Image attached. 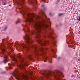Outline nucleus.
<instances>
[{"mask_svg": "<svg viewBox=\"0 0 80 80\" xmlns=\"http://www.w3.org/2000/svg\"><path fill=\"white\" fill-rule=\"evenodd\" d=\"M28 58H30L31 60H32L33 58H32V55H28Z\"/></svg>", "mask_w": 80, "mask_h": 80, "instance_id": "nucleus-15", "label": "nucleus"}, {"mask_svg": "<svg viewBox=\"0 0 80 80\" xmlns=\"http://www.w3.org/2000/svg\"><path fill=\"white\" fill-rule=\"evenodd\" d=\"M71 77H72V78H73V77L75 78V76L73 75H72V76H71Z\"/></svg>", "mask_w": 80, "mask_h": 80, "instance_id": "nucleus-23", "label": "nucleus"}, {"mask_svg": "<svg viewBox=\"0 0 80 80\" xmlns=\"http://www.w3.org/2000/svg\"><path fill=\"white\" fill-rule=\"evenodd\" d=\"M36 2H37V0H35Z\"/></svg>", "mask_w": 80, "mask_h": 80, "instance_id": "nucleus-38", "label": "nucleus"}, {"mask_svg": "<svg viewBox=\"0 0 80 80\" xmlns=\"http://www.w3.org/2000/svg\"><path fill=\"white\" fill-rule=\"evenodd\" d=\"M24 65H27V64H25L24 65L22 64H20L19 65V67L22 70H25V67H24Z\"/></svg>", "mask_w": 80, "mask_h": 80, "instance_id": "nucleus-9", "label": "nucleus"}, {"mask_svg": "<svg viewBox=\"0 0 80 80\" xmlns=\"http://www.w3.org/2000/svg\"><path fill=\"white\" fill-rule=\"evenodd\" d=\"M48 61H49V62H50V63H52V60L51 58H49L48 59Z\"/></svg>", "mask_w": 80, "mask_h": 80, "instance_id": "nucleus-18", "label": "nucleus"}, {"mask_svg": "<svg viewBox=\"0 0 80 80\" xmlns=\"http://www.w3.org/2000/svg\"><path fill=\"white\" fill-rule=\"evenodd\" d=\"M49 15H50L51 16L52 15V14H51V13H49Z\"/></svg>", "mask_w": 80, "mask_h": 80, "instance_id": "nucleus-33", "label": "nucleus"}, {"mask_svg": "<svg viewBox=\"0 0 80 80\" xmlns=\"http://www.w3.org/2000/svg\"><path fill=\"white\" fill-rule=\"evenodd\" d=\"M41 6L42 7H45V5H42Z\"/></svg>", "mask_w": 80, "mask_h": 80, "instance_id": "nucleus-27", "label": "nucleus"}, {"mask_svg": "<svg viewBox=\"0 0 80 80\" xmlns=\"http://www.w3.org/2000/svg\"><path fill=\"white\" fill-rule=\"evenodd\" d=\"M77 20H78V21H80V17L79 16L78 17V18H77Z\"/></svg>", "mask_w": 80, "mask_h": 80, "instance_id": "nucleus-21", "label": "nucleus"}, {"mask_svg": "<svg viewBox=\"0 0 80 80\" xmlns=\"http://www.w3.org/2000/svg\"><path fill=\"white\" fill-rule=\"evenodd\" d=\"M64 80H65V79H64Z\"/></svg>", "mask_w": 80, "mask_h": 80, "instance_id": "nucleus-41", "label": "nucleus"}, {"mask_svg": "<svg viewBox=\"0 0 80 80\" xmlns=\"http://www.w3.org/2000/svg\"><path fill=\"white\" fill-rule=\"evenodd\" d=\"M41 13H42V14H43L44 17H45L46 18L47 20H49V19H47V16H46V15H45V14L44 13V12L42 11H41Z\"/></svg>", "mask_w": 80, "mask_h": 80, "instance_id": "nucleus-11", "label": "nucleus"}, {"mask_svg": "<svg viewBox=\"0 0 80 80\" xmlns=\"http://www.w3.org/2000/svg\"><path fill=\"white\" fill-rule=\"evenodd\" d=\"M31 47L34 49L35 55H39V53L38 52H40L41 55H43V53H44V50H47V48L44 49L42 47L40 48H37V46L34 45H31Z\"/></svg>", "mask_w": 80, "mask_h": 80, "instance_id": "nucleus-4", "label": "nucleus"}, {"mask_svg": "<svg viewBox=\"0 0 80 80\" xmlns=\"http://www.w3.org/2000/svg\"><path fill=\"white\" fill-rule=\"evenodd\" d=\"M12 59L14 61H15V62H17V59L15 57L12 56Z\"/></svg>", "mask_w": 80, "mask_h": 80, "instance_id": "nucleus-14", "label": "nucleus"}, {"mask_svg": "<svg viewBox=\"0 0 80 80\" xmlns=\"http://www.w3.org/2000/svg\"><path fill=\"white\" fill-rule=\"evenodd\" d=\"M57 2H60V0H57Z\"/></svg>", "mask_w": 80, "mask_h": 80, "instance_id": "nucleus-34", "label": "nucleus"}, {"mask_svg": "<svg viewBox=\"0 0 80 80\" xmlns=\"http://www.w3.org/2000/svg\"><path fill=\"white\" fill-rule=\"evenodd\" d=\"M60 58H58V60H60Z\"/></svg>", "mask_w": 80, "mask_h": 80, "instance_id": "nucleus-32", "label": "nucleus"}, {"mask_svg": "<svg viewBox=\"0 0 80 80\" xmlns=\"http://www.w3.org/2000/svg\"><path fill=\"white\" fill-rule=\"evenodd\" d=\"M47 57H45L44 58V62H46V60H47Z\"/></svg>", "mask_w": 80, "mask_h": 80, "instance_id": "nucleus-19", "label": "nucleus"}, {"mask_svg": "<svg viewBox=\"0 0 80 80\" xmlns=\"http://www.w3.org/2000/svg\"><path fill=\"white\" fill-rule=\"evenodd\" d=\"M5 73V72H2V73Z\"/></svg>", "mask_w": 80, "mask_h": 80, "instance_id": "nucleus-31", "label": "nucleus"}, {"mask_svg": "<svg viewBox=\"0 0 80 80\" xmlns=\"http://www.w3.org/2000/svg\"><path fill=\"white\" fill-rule=\"evenodd\" d=\"M29 34H26V36H24V38L27 44L29 45H25V46H22V48L25 49V50H30V46L32 43L33 42V41L32 40H30V38L29 37Z\"/></svg>", "mask_w": 80, "mask_h": 80, "instance_id": "nucleus-3", "label": "nucleus"}, {"mask_svg": "<svg viewBox=\"0 0 80 80\" xmlns=\"http://www.w3.org/2000/svg\"><path fill=\"white\" fill-rule=\"evenodd\" d=\"M21 1H22V2H25V0H21Z\"/></svg>", "mask_w": 80, "mask_h": 80, "instance_id": "nucleus-28", "label": "nucleus"}, {"mask_svg": "<svg viewBox=\"0 0 80 80\" xmlns=\"http://www.w3.org/2000/svg\"><path fill=\"white\" fill-rule=\"evenodd\" d=\"M2 54H4L5 52V49L4 48H3L2 49Z\"/></svg>", "mask_w": 80, "mask_h": 80, "instance_id": "nucleus-13", "label": "nucleus"}, {"mask_svg": "<svg viewBox=\"0 0 80 80\" xmlns=\"http://www.w3.org/2000/svg\"><path fill=\"white\" fill-rule=\"evenodd\" d=\"M44 38H46V36H44Z\"/></svg>", "mask_w": 80, "mask_h": 80, "instance_id": "nucleus-37", "label": "nucleus"}, {"mask_svg": "<svg viewBox=\"0 0 80 80\" xmlns=\"http://www.w3.org/2000/svg\"><path fill=\"white\" fill-rule=\"evenodd\" d=\"M41 79H42V80H43V77H41V78H38V80H41Z\"/></svg>", "mask_w": 80, "mask_h": 80, "instance_id": "nucleus-22", "label": "nucleus"}, {"mask_svg": "<svg viewBox=\"0 0 80 80\" xmlns=\"http://www.w3.org/2000/svg\"><path fill=\"white\" fill-rule=\"evenodd\" d=\"M8 65L9 66V69H12V66H11V64H8Z\"/></svg>", "mask_w": 80, "mask_h": 80, "instance_id": "nucleus-20", "label": "nucleus"}, {"mask_svg": "<svg viewBox=\"0 0 80 80\" xmlns=\"http://www.w3.org/2000/svg\"><path fill=\"white\" fill-rule=\"evenodd\" d=\"M63 15V13H59L58 14V15L59 17H60V16H62V15Z\"/></svg>", "mask_w": 80, "mask_h": 80, "instance_id": "nucleus-17", "label": "nucleus"}, {"mask_svg": "<svg viewBox=\"0 0 80 80\" xmlns=\"http://www.w3.org/2000/svg\"><path fill=\"white\" fill-rule=\"evenodd\" d=\"M7 27H5V28H4L3 29L4 31H5V30H7Z\"/></svg>", "mask_w": 80, "mask_h": 80, "instance_id": "nucleus-25", "label": "nucleus"}, {"mask_svg": "<svg viewBox=\"0 0 80 80\" xmlns=\"http://www.w3.org/2000/svg\"><path fill=\"white\" fill-rule=\"evenodd\" d=\"M4 59L3 61V62L4 63H6L8 62V59H7V58H8V56L6 55H4Z\"/></svg>", "mask_w": 80, "mask_h": 80, "instance_id": "nucleus-7", "label": "nucleus"}, {"mask_svg": "<svg viewBox=\"0 0 80 80\" xmlns=\"http://www.w3.org/2000/svg\"><path fill=\"white\" fill-rule=\"evenodd\" d=\"M54 58H56V57H55V55H54Z\"/></svg>", "mask_w": 80, "mask_h": 80, "instance_id": "nucleus-36", "label": "nucleus"}, {"mask_svg": "<svg viewBox=\"0 0 80 80\" xmlns=\"http://www.w3.org/2000/svg\"><path fill=\"white\" fill-rule=\"evenodd\" d=\"M44 23H45V21L44 20L42 19L41 22L38 21L34 23V26L35 29V31H29L28 28V26L26 25L25 26V27L28 28L27 32H29L31 35H33L34 33L36 34V38L38 39L37 42L40 44L41 45H46L47 43H48V41L46 40L45 39L41 40L40 39H38L40 38V33L43 28H48V27H50L51 26V25H48L47 24H45Z\"/></svg>", "mask_w": 80, "mask_h": 80, "instance_id": "nucleus-1", "label": "nucleus"}, {"mask_svg": "<svg viewBox=\"0 0 80 80\" xmlns=\"http://www.w3.org/2000/svg\"><path fill=\"white\" fill-rule=\"evenodd\" d=\"M26 13H27L26 11H25L24 12H23V13L24 14H26Z\"/></svg>", "mask_w": 80, "mask_h": 80, "instance_id": "nucleus-26", "label": "nucleus"}, {"mask_svg": "<svg viewBox=\"0 0 80 80\" xmlns=\"http://www.w3.org/2000/svg\"><path fill=\"white\" fill-rule=\"evenodd\" d=\"M47 36L48 38H51V39H52V40H55V38L52 37V32H49V34H48Z\"/></svg>", "mask_w": 80, "mask_h": 80, "instance_id": "nucleus-8", "label": "nucleus"}, {"mask_svg": "<svg viewBox=\"0 0 80 80\" xmlns=\"http://www.w3.org/2000/svg\"><path fill=\"white\" fill-rule=\"evenodd\" d=\"M23 30H24V32L25 33V31H26L27 30H25V29H23Z\"/></svg>", "mask_w": 80, "mask_h": 80, "instance_id": "nucleus-29", "label": "nucleus"}, {"mask_svg": "<svg viewBox=\"0 0 80 80\" xmlns=\"http://www.w3.org/2000/svg\"><path fill=\"white\" fill-rule=\"evenodd\" d=\"M13 75L15 76V78L18 80H20V77L23 78L24 80H28L29 78L27 76H25L23 74H21L20 73L18 72V71H15L14 72Z\"/></svg>", "mask_w": 80, "mask_h": 80, "instance_id": "nucleus-5", "label": "nucleus"}, {"mask_svg": "<svg viewBox=\"0 0 80 80\" xmlns=\"http://www.w3.org/2000/svg\"><path fill=\"white\" fill-rule=\"evenodd\" d=\"M52 52H54V50L53 49H52Z\"/></svg>", "mask_w": 80, "mask_h": 80, "instance_id": "nucleus-30", "label": "nucleus"}, {"mask_svg": "<svg viewBox=\"0 0 80 80\" xmlns=\"http://www.w3.org/2000/svg\"><path fill=\"white\" fill-rule=\"evenodd\" d=\"M27 17H25L23 16V17H25L26 18V22H33L34 20L32 18H35V14L33 13L31 14L30 13H28V14H27Z\"/></svg>", "mask_w": 80, "mask_h": 80, "instance_id": "nucleus-6", "label": "nucleus"}, {"mask_svg": "<svg viewBox=\"0 0 80 80\" xmlns=\"http://www.w3.org/2000/svg\"><path fill=\"white\" fill-rule=\"evenodd\" d=\"M42 75L45 76L47 78H48L50 75H53L58 80H62V78L64 77L63 74L59 70H57L55 72L46 71L42 73Z\"/></svg>", "mask_w": 80, "mask_h": 80, "instance_id": "nucleus-2", "label": "nucleus"}, {"mask_svg": "<svg viewBox=\"0 0 80 80\" xmlns=\"http://www.w3.org/2000/svg\"><path fill=\"white\" fill-rule=\"evenodd\" d=\"M42 18V17L37 16L35 18V20H38V19H40V18Z\"/></svg>", "mask_w": 80, "mask_h": 80, "instance_id": "nucleus-12", "label": "nucleus"}, {"mask_svg": "<svg viewBox=\"0 0 80 80\" xmlns=\"http://www.w3.org/2000/svg\"><path fill=\"white\" fill-rule=\"evenodd\" d=\"M18 57H19V59H20V61L21 62H23L24 59L22 58V56H21L20 54L18 55Z\"/></svg>", "mask_w": 80, "mask_h": 80, "instance_id": "nucleus-10", "label": "nucleus"}, {"mask_svg": "<svg viewBox=\"0 0 80 80\" xmlns=\"http://www.w3.org/2000/svg\"><path fill=\"white\" fill-rule=\"evenodd\" d=\"M52 43L54 45H56V41H54L52 42Z\"/></svg>", "mask_w": 80, "mask_h": 80, "instance_id": "nucleus-16", "label": "nucleus"}, {"mask_svg": "<svg viewBox=\"0 0 80 80\" xmlns=\"http://www.w3.org/2000/svg\"><path fill=\"white\" fill-rule=\"evenodd\" d=\"M20 22H21L20 21H18L16 22V24H17V23H20Z\"/></svg>", "mask_w": 80, "mask_h": 80, "instance_id": "nucleus-24", "label": "nucleus"}, {"mask_svg": "<svg viewBox=\"0 0 80 80\" xmlns=\"http://www.w3.org/2000/svg\"><path fill=\"white\" fill-rule=\"evenodd\" d=\"M31 74H32V73H31Z\"/></svg>", "mask_w": 80, "mask_h": 80, "instance_id": "nucleus-40", "label": "nucleus"}, {"mask_svg": "<svg viewBox=\"0 0 80 80\" xmlns=\"http://www.w3.org/2000/svg\"><path fill=\"white\" fill-rule=\"evenodd\" d=\"M4 5H6V3H4Z\"/></svg>", "mask_w": 80, "mask_h": 80, "instance_id": "nucleus-35", "label": "nucleus"}, {"mask_svg": "<svg viewBox=\"0 0 80 80\" xmlns=\"http://www.w3.org/2000/svg\"><path fill=\"white\" fill-rule=\"evenodd\" d=\"M49 23L50 24L51 23V22H49Z\"/></svg>", "mask_w": 80, "mask_h": 80, "instance_id": "nucleus-39", "label": "nucleus"}]
</instances>
